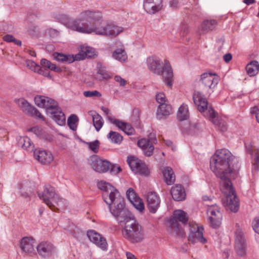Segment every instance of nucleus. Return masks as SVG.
I'll use <instances>...</instances> for the list:
<instances>
[{
    "label": "nucleus",
    "instance_id": "obj_1",
    "mask_svg": "<svg viewBox=\"0 0 259 259\" xmlns=\"http://www.w3.org/2000/svg\"><path fill=\"white\" fill-rule=\"evenodd\" d=\"M211 170L220 179L221 190L225 197L223 204L233 212L239 208V203L229 177H234L239 170L238 159L227 149L217 150L210 159Z\"/></svg>",
    "mask_w": 259,
    "mask_h": 259
},
{
    "label": "nucleus",
    "instance_id": "obj_2",
    "mask_svg": "<svg viewBox=\"0 0 259 259\" xmlns=\"http://www.w3.org/2000/svg\"><path fill=\"white\" fill-rule=\"evenodd\" d=\"M59 17L58 20L68 29L80 33H95L115 37L124 30L122 27L112 23L103 24L101 14L98 12L84 11L76 19H71L65 15H60Z\"/></svg>",
    "mask_w": 259,
    "mask_h": 259
},
{
    "label": "nucleus",
    "instance_id": "obj_3",
    "mask_svg": "<svg viewBox=\"0 0 259 259\" xmlns=\"http://www.w3.org/2000/svg\"><path fill=\"white\" fill-rule=\"evenodd\" d=\"M111 213L119 223H124L122 231L123 236L133 243L142 242L145 236V232L142 226L135 220V217L124 206Z\"/></svg>",
    "mask_w": 259,
    "mask_h": 259
},
{
    "label": "nucleus",
    "instance_id": "obj_4",
    "mask_svg": "<svg viewBox=\"0 0 259 259\" xmlns=\"http://www.w3.org/2000/svg\"><path fill=\"white\" fill-rule=\"evenodd\" d=\"M98 188L103 191L102 197L111 213L124 206L123 198L117 190L110 183L101 180L97 183Z\"/></svg>",
    "mask_w": 259,
    "mask_h": 259
},
{
    "label": "nucleus",
    "instance_id": "obj_5",
    "mask_svg": "<svg viewBox=\"0 0 259 259\" xmlns=\"http://www.w3.org/2000/svg\"><path fill=\"white\" fill-rule=\"evenodd\" d=\"M148 69L157 75H163L165 84L171 87L172 85L173 72L169 61L164 62L158 57L151 56L148 57L146 62Z\"/></svg>",
    "mask_w": 259,
    "mask_h": 259
},
{
    "label": "nucleus",
    "instance_id": "obj_6",
    "mask_svg": "<svg viewBox=\"0 0 259 259\" xmlns=\"http://www.w3.org/2000/svg\"><path fill=\"white\" fill-rule=\"evenodd\" d=\"M35 105L38 107L46 108L48 115L59 125L63 126L66 123V117L62 109L58 106V103L48 97L37 95L34 98Z\"/></svg>",
    "mask_w": 259,
    "mask_h": 259
},
{
    "label": "nucleus",
    "instance_id": "obj_7",
    "mask_svg": "<svg viewBox=\"0 0 259 259\" xmlns=\"http://www.w3.org/2000/svg\"><path fill=\"white\" fill-rule=\"evenodd\" d=\"M38 196L49 207L53 209L60 207L63 208L66 206L65 199L60 198L55 193V189L50 185H46L44 191L38 193Z\"/></svg>",
    "mask_w": 259,
    "mask_h": 259
},
{
    "label": "nucleus",
    "instance_id": "obj_8",
    "mask_svg": "<svg viewBox=\"0 0 259 259\" xmlns=\"http://www.w3.org/2000/svg\"><path fill=\"white\" fill-rule=\"evenodd\" d=\"M188 221V215L187 212L181 209H177L174 211L172 218L169 221V227L171 233L178 236H183L184 232L180 226L178 222L186 224Z\"/></svg>",
    "mask_w": 259,
    "mask_h": 259
},
{
    "label": "nucleus",
    "instance_id": "obj_9",
    "mask_svg": "<svg viewBox=\"0 0 259 259\" xmlns=\"http://www.w3.org/2000/svg\"><path fill=\"white\" fill-rule=\"evenodd\" d=\"M36 248L38 253L42 257L55 259L57 257V248L50 242L42 241Z\"/></svg>",
    "mask_w": 259,
    "mask_h": 259
},
{
    "label": "nucleus",
    "instance_id": "obj_10",
    "mask_svg": "<svg viewBox=\"0 0 259 259\" xmlns=\"http://www.w3.org/2000/svg\"><path fill=\"white\" fill-rule=\"evenodd\" d=\"M127 162L134 173L144 176H148L149 175V170L145 163L136 157L128 156Z\"/></svg>",
    "mask_w": 259,
    "mask_h": 259
},
{
    "label": "nucleus",
    "instance_id": "obj_11",
    "mask_svg": "<svg viewBox=\"0 0 259 259\" xmlns=\"http://www.w3.org/2000/svg\"><path fill=\"white\" fill-rule=\"evenodd\" d=\"M189 226L190 227V234L188 237L189 240L192 243L199 242L202 244H205L207 240L203 236V228L201 226H199L196 223H190Z\"/></svg>",
    "mask_w": 259,
    "mask_h": 259
},
{
    "label": "nucleus",
    "instance_id": "obj_12",
    "mask_svg": "<svg viewBox=\"0 0 259 259\" xmlns=\"http://www.w3.org/2000/svg\"><path fill=\"white\" fill-rule=\"evenodd\" d=\"M91 165L93 169L98 173L103 174L107 172L110 168V163L101 159L97 155L91 157Z\"/></svg>",
    "mask_w": 259,
    "mask_h": 259
},
{
    "label": "nucleus",
    "instance_id": "obj_13",
    "mask_svg": "<svg viewBox=\"0 0 259 259\" xmlns=\"http://www.w3.org/2000/svg\"><path fill=\"white\" fill-rule=\"evenodd\" d=\"M87 236L89 240L102 250H107L108 244L106 239L99 233L94 231L89 230L87 232Z\"/></svg>",
    "mask_w": 259,
    "mask_h": 259
},
{
    "label": "nucleus",
    "instance_id": "obj_14",
    "mask_svg": "<svg viewBox=\"0 0 259 259\" xmlns=\"http://www.w3.org/2000/svg\"><path fill=\"white\" fill-rule=\"evenodd\" d=\"M200 81L206 89H208L212 92L219 82V79L215 74L205 72L201 75Z\"/></svg>",
    "mask_w": 259,
    "mask_h": 259
},
{
    "label": "nucleus",
    "instance_id": "obj_15",
    "mask_svg": "<svg viewBox=\"0 0 259 259\" xmlns=\"http://www.w3.org/2000/svg\"><path fill=\"white\" fill-rule=\"evenodd\" d=\"M235 249L238 255L244 256L246 254V244L241 230L237 229L235 234Z\"/></svg>",
    "mask_w": 259,
    "mask_h": 259
},
{
    "label": "nucleus",
    "instance_id": "obj_16",
    "mask_svg": "<svg viewBox=\"0 0 259 259\" xmlns=\"http://www.w3.org/2000/svg\"><path fill=\"white\" fill-rule=\"evenodd\" d=\"M126 195L127 198L137 210L140 212H143L144 210L145 206L142 199L137 195L133 188H130L127 190Z\"/></svg>",
    "mask_w": 259,
    "mask_h": 259
},
{
    "label": "nucleus",
    "instance_id": "obj_17",
    "mask_svg": "<svg viewBox=\"0 0 259 259\" xmlns=\"http://www.w3.org/2000/svg\"><path fill=\"white\" fill-rule=\"evenodd\" d=\"M19 106L28 114L41 120H45L44 116L33 106H31L26 100L20 99L18 101Z\"/></svg>",
    "mask_w": 259,
    "mask_h": 259
},
{
    "label": "nucleus",
    "instance_id": "obj_18",
    "mask_svg": "<svg viewBox=\"0 0 259 259\" xmlns=\"http://www.w3.org/2000/svg\"><path fill=\"white\" fill-rule=\"evenodd\" d=\"M148 208L150 212L155 213L160 204L159 196L155 192H149L147 195Z\"/></svg>",
    "mask_w": 259,
    "mask_h": 259
},
{
    "label": "nucleus",
    "instance_id": "obj_19",
    "mask_svg": "<svg viewBox=\"0 0 259 259\" xmlns=\"http://www.w3.org/2000/svg\"><path fill=\"white\" fill-rule=\"evenodd\" d=\"M193 99L194 104L197 106L198 110L200 112H203L207 110L206 112H207L208 109L210 108H208L207 101L201 93L195 92L193 96ZM206 114H207V113Z\"/></svg>",
    "mask_w": 259,
    "mask_h": 259
},
{
    "label": "nucleus",
    "instance_id": "obj_20",
    "mask_svg": "<svg viewBox=\"0 0 259 259\" xmlns=\"http://www.w3.org/2000/svg\"><path fill=\"white\" fill-rule=\"evenodd\" d=\"M162 0H144L143 8L149 14H153L162 8Z\"/></svg>",
    "mask_w": 259,
    "mask_h": 259
},
{
    "label": "nucleus",
    "instance_id": "obj_21",
    "mask_svg": "<svg viewBox=\"0 0 259 259\" xmlns=\"http://www.w3.org/2000/svg\"><path fill=\"white\" fill-rule=\"evenodd\" d=\"M35 246L36 241L32 237H25L21 240V248L26 253H31L34 252Z\"/></svg>",
    "mask_w": 259,
    "mask_h": 259
},
{
    "label": "nucleus",
    "instance_id": "obj_22",
    "mask_svg": "<svg viewBox=\"0 0 259 259\" xmlns=\"http://www.w3.org/2000/svg\"><path fill=\"white\" fill-rule=\"evenodd\" d=\"M207 116L208 117L209 120L213 124L218 126L221 131L224 132L226 131L227 124L226 122L224 120L216 116L215 112L213 109L212 108L208 109L207 112Z\"/></svg>",
    "mask_w": 259,
    "mask_h": 259
},
{
    "label": "nucleus",
    "instance_id": "obj_23",
    "mask_svg": "<svg viewBox=\"0 0 259 259\" xmlns=\"http://www.w3.org/2000/svg\"><path fill=\"white\" fill-rule=\"evenodd\" d=\"M109 120L113 124L116 125L120 130L128 135H133L135 132L134 128L131 125L126 122H123L118 119L109 118Z\"/></svg>",
    "mask_w": 259,
    "mask_h": 259
},
{
    "label": "nucleus",
    "instance_id": "obj_24",
    "mask_svg": "<svg viewBox=\"0 0 259 259\" xmlns=\"http://www.w3.org/2000/svg\"><path fill=\"white\" fill-rule=\"evenodd\" d=\"M138 145L146 156H150L152 154L154 148L149 140L145 138L142 139L138 141Z\"/></svg>",
    "mask_w": 259,
    "mask_h": 259
},
{
    "label": "nucleus",
    "instance_id": "obj_25",
    "mask_svg": "<svg viewBox=\"0 0 259 259\" xmlns=\"http://www.w3.org/2000/svg\"><path fill=\"white\" fill-rule=\"evenodd\" d=\"M35 158L44 164L50 163L53 160L52 154L46 150H38L34 152Z\"/></svg>",
    "mask_w": 259,
    "mask_h": 259
},
{
    "label": "nucleus",
    "instance_id": "obj_26",
    "mask_svg": "<svg viewBox=\"0 0 259 259\" xmlns=\"http://www.w3.org/2000/svg\"><path fill=\"white\" fill-rule=\"evenodd\" d=\"M246 151L249 153L252 158L254 169L259 168V149H254L250 143H245Z\"/></svg>",
    "mask_w": 259,
    "mask_h": 259
},
{
    "label": "nucleus",
    "instance_id": "obj_27",
    "mask_svg": "<svg viewBox=\"0 0 259 259\" xmlns=\"http://www.w3.org/2000/svg\"><path fill=\"white\" fill-rule=\"evenodd\" d=\"M171 195L176 201H182L186 198V193L184 188L181 185H176L171 189Z\"/></svg>",
    "mask_w": 259,
    "mask_h": 259
},
{
    "label": "nucleus",
    "instance_id": "obj_28",
    "mask_svg": "<svg viewBox=\"0 0 259 259\" xmlns=\"http://www.w3.org/2000/svg\"><path fill=\"white\" fill-rule=\"evenodd\" d=\"M172 113V108L168 104L159 105L156 111V117L158 119L166 118Z\"/></svg>",
    "mask_w": 259,
    "mask_h": 259
},
{
    "label": "nucleus",
    "instance_id": "obj_29",
    "mask_svg": "<svg viewBox=\"0 0 259 259\" xmlns=\"http://www.w3.org/2000/svg\"><path fill=\"white\" fill-rule=\"evenodd\" d=\"M29 132H31L37 137L41 139H43L46 141H52L53 140V137L52 135L46 133L40 127L36 126L29 130Z\"/></svg>",
    "mask_w": 259,
    "mask_h": 259
},
{
    "label": "nucleus",
    "instance_id": "obj_30",
    "mask_svg": "<svg viewBox=\"0 0 259 259\" xmlns=\"http://www.w3.org/2000/svg\"><path fill=\"white\" fill-rule=\"evenodd\" d=\"M54 59L64 64H70L75 60V58L72 55L64 54L55 52L53 54Z\"/></svg>",
    "mask_w": 259,
    "mask_h": 259
},
{
    "label": "nucleus",
    "instance_id": "obj_31",
    "mask_svg": "<svg viewBox=\"0 0 259 259\" xmlns=\"http://www.w3.org/2000/svg\"><path fill=\"white\" fill-rule=\"evenodd\" d=\"M163 175L167 185H171L175 182L176 178L172 169L168 166L164 167Z\"/></svg>",
    "mask_w": 259,
    "mask_h": 259
},
{
    "label": "nucleus",
    "instance_id": "obj_32",
    "mask_svg": "<svg viewBox=\"0 0 259 259\" xmlns=\"http://www.w3.org/2000/svg\"><path fill=\"white\" fill-rule=\"evenodd\" d=\"M90 115L92 117L93 125L97 132H99L102 127L104 120L102 116L94 111H91Z\"/></svg>",
    "mask_w": 259,
    "mask_h": 259
},
{
    "label": "nucleus",
    "instance_id": "obj_33",
    "mask_svg": "<svg viewBox=\"0 0 259 259\" xmlns=\"http://www.w3.org/2000/svg\"><path fill=\"white\" fill-rule=\"evenodd\" d=\"M17 143L19 147L25 150H33L31 140L27 137H20L17 138Z\"/></svg>",
    "mask_w": 259,
    "mask_h": 259
},
{
    "label": "nucleus",
    "instance_id": "obj_34",
    "mask_svg": "<svg viewBox=\"0 0 259 259\" xmlns=\"http://www.w3.org/2000/svg\"><path fill=\"white\" fill-rule=\"evenodd\" d=\"M246 70L249 76H254L259 71V63L256 61H252L246 66Z\"/></svg>",
    "mask_w": 259,
    "mask_h": 259
},
{
    "label": "nucleus",
    "instance_id": "obj_35",
    "mask_svg": "<svg viewBox=\"0 0 259 259\" xmlns=\"http://www.w3.org/2000/svg\"><path fill=\"white\" fill-rule=\"evenodd\" d=\"M208 208L207 209V213L208 216L210 215H215L218 220H219L221 218H223L222 213L220 210V208L215 204L212 205H207ZM217 222H219V221H217Z\"/></svg>",
    "mask_w": 259,
    "mask_h": 259
},
{
    "label": "nucleus",
    "instance_id": "obj_36",
    "mask_svg": "<svg viewBox=\"0 0 259 259\" xmlns=\"http://www.w3.org/2000/svg\"><path fill=\"white\" fill-rule=\"evenodd\" d=\"M178 118L181 120H187L189 117L188 106L183 103L179 108L178 111Z\"/></svg>",
    "mask_w": 259,
    "mask_h": 259
},
{
    "label": "nucleus",
    "instance_id": "obj_37",
    "mask_svg": "<svg viewBox=\"0 0 259 259\" xmlns=\"http://www.w3.org/2000/svg\"><path fill=\"white\" fill-rule=\"evenodd\" d=\"M112 56L114 59L121 62H124L127 58L126 53L123 48L117 49L115 50Z\"/></svg>",
    "mask_w": 259,
    "mask_h": 259
},
{
    "label": "nucleus",
    "instance_id": "obj_38",
    "mask_svg": "<svg viewBox=\"0 0 259 259\" xmlns=\"http://www.w3.org/2000/svg\"><path fill=\"white\" fill-rule=\"evenodd\" d=\"M97 68V75L100 80L108 79L111 78L110 73L106 70V68L104 66H103L101 64H98Z\"/></svg>",
    "mask_w": 259,
    "mask_h": 259
},
{
    "label": "nucleus",
    "instance_id": "obj_39",
    "mask_svg": "<svg viewBox=\"0 0 259 259\" xmlns=\"http://www.w3.org/2000/svg\"><path fill=\"white\" fill-rule=\"evenodd\" d=\"M40 64L45 70L49 69L57 72H59L61 71V69L59 67L57 66L55 64L52 63L50 61L46 59H42L41 60Z\"/></svg>",
    "mask_w": 259,
    "mask_h": 259
},
{
    "label": "nucleus",
    "instance_id": "obj_40",
    "mask_svg": "<svg viewBox=\"0 0 259 259\" xmlns=\"http://www.w3.org/2000/svg\"><path fill=\"white\" fill-rule=\"evenodd\" d=\"M108 139L112 143L119 144L122 141V137L118 133L110 131L107 135Z\"/></svg>",
    "mask_w": 259,
    "mask_h": 259
},
{
    "label": "nucleus",
    "instance_id": "obj_41",
    "mask_svg": "<svg viewBox=\"0 0 259 259\" xmlns=\"http://www.w3.org/2000/svg\"><path fill=\"white\" fill-rule=\"evenodd\" d=\"M217 22L214 20L204 21L201 25V29L203 32H207L213 28V26L215 25Z\"/></svg>",
    "mask_w": 259,
    "mask_h": 259
},
{
    "label": "nucleus",
    "instance_id": "obj_42",
    "mask_svg": "<svg viewBox=\"0 0 259 259\" xmlns=\"http://www.w3.org/2000/svg\"><path fill=\"white\" fill-rule=\"evenodd\" d=\"M208 220L210 226L212 228L215 229L219 228L221 225L222 218H221L219 220H218L219 222L218 223L217 222L218 219L215 215H210L208 216Z\"/></svg>",
    "mask_w": 259,
    "mask_h": 259
},
{
    "label": "nucleus",
    "instance_id": "obj_43",
    "mask_svg": "<svg viewBox=\"0 0 259 259\" xmlns=\"http://www.w3.org/2000/svg\"><path fill=\"white\" fill-rule=\"evenodd\" d=\"M77 117L74 114L71 115L68 119L67 124L70 128L73 131L76 129V122L77 121Z\"/></svg>",
    "mask_w": 259,
    "mask_h": 259
},
{
    "label": "nucleus",
    "instance_id": "obj_44",
    "mask_svg": "<svg viewBox=\"0 0 259 259\" xmlns=\"http://www.w3.org/2000/svg\"><path fill=\"white\" fill-rule=\"evenodd\" d=\"M81 51L85 54L87 57H91L92 56L95 55V49L88 47V46H82L80 48Z\"/></svg>",
    "mask_w": 259,
    "mask_h": 259
},
{
    "label": "nucleus",
    "instance_id": "obj_45",
    "mask_svg": "<svg viewBox=\"0 0 259 259\" xmlns=\"http://www.w3.org/2000/svg\"><path fill=\"white\" fill-rule=\"evenodd\" d=\"M88 148L94 153H97L99 149L100 142L96 140L92 142L87 143Z\"/></svg>",
    "mask_w": 259,
    "mask_h": 259
},
{
    "label": "nucleus",
    "instance_id": "obj_46",
    "mask_svg": "<svg viewBox=\"0 0 259 259\" xmlns=\"http://www.w3.org/2000/svg\"><path fill=\"white\" fill-rule=\"evenodd\" d=\"M83 94L87 98H100L102 96L101 93L97 90L84 91Z\"/></svg>",
    "mask_w": 259,
    "mask_h": 259
},
{
    "label": "nucleus",
    "instance_id": "obj_47",
    "mask_svg": "<svg viewBox=\"0 0 259 259\" xmlns=\"http://www.w3.org/2000/svg\"><path fill=\"white\" fill-rule=\"evenodd\" d=\"M156 100L159 105L167 104L166 103L167 99L165 94L162 92H159L156 95Z\"/></svg>",
    "mask_w": 259,
    "mask_h": 259
},
{
    "label": "nucleus",
    "instance_id": "obj_48",
    "mask_svg": "<svg viewBox=\"0 0 259 259\" xmlns=\"http://www.w3.org/2000/svg\"><path fill=\"white\" fill-rule=\"evenodd\" d=\"M27 66L35 72H40V66L33 61L27 62Z\"/></svg>",
    "mask_w": 259,
    "mask_h": 259
},
{
    "label": "nucleus",
    "instance_id": "obj_49",
    "mask_svg": "<svg viewBox=\"0 0 259 259\" xmlns=\"http://www.w3.org/2000/svg\"><path fill=\"white\" fill-rule=\"evenodd\" d=\"M252 228L254 231L259 234V217L256 218L253 221Z\"/></svg>",
    "mask_w": 259,
    "mask_h": 259
},
{
    "label": "nucleus",
    "instance_id": "obj_50",
    "mask_svg": "<svg viewBox=\"0 0 259 259\" xmlns=\"http://www.w3.org/2000/svg\"><path fill=\"white\" fill-rule=\"evenodd\" d=\"M114 80L121 87H124L126 84V81L119 75H115Z\"/></svg>",
    "mask_w": 259,
    "mask_h": 259
},
{
    "label": "nucleus",
    "instance_id": "obj_51",
    "mask_svg": "<svg viewBox=\"0 0 259 259\" xmlns=\"http://www.w3.org/2000/svg\"><path fill=\"white\" fill-rule=\"evenodd\" d=\"M121 171V167L118 165H113L111 167V173L114 175L118 174Z\"/></svg>",
    "mask_w": 259,
    "mask_h": 259
},
{
    "label": "nucleus",
    "instance_id": "obj_52",
    "mask_svg": "<svg viewBox=\"0 0 259 259\" xmlns=\"http://www.w3.org/2000/svg\"><path fill=\"white\" fill-rule=\"evenodd\" d=\"M250 113L254 115L255 117L259 115V108L257 106H254L250 108Z\"/></svg>",
    "mask_w": 259,
    "mask_h": 259
},
{
    "label": "nucleus",
    "instance_id": "obj_53",
    "mask_svg": "<svg viewBox=\"0 0 259 259\" xmlns=\"http://www.w3.org/2000/svg\"><path fill=\"white\" fill-rule=\"evenodd\" d=\"M3 38L5 41L10 42H13L15 38L12 35L8 34L4 36Z\"/></svg>",
    "mask_w": 259,
    "mask_h": 259
},
{
    "label": "nucleus",
    "instance_id": "obj_54",
    "mask_svg": "<svg viewBox=\"0 0 259 259\" xmlns=\"http://www.w3.org/2000/svg\"><path fill=\"white\" fill-rule=\"evenodd\" d=\"M223 58H224V61L226 63H228L229 61H230L232 60V56L230 53H228V54H225L223 56Z\"/></svg>",
    "mask_w": 259,
    "mask_h": 259
},
{
    "label": "nucleus",
    "instance_id": "obj_55",
    "mask_svg": "<svg viewBox=\"0 0 259 259\" xmlns=\"http://www.w3.org/2000/svg\"><path fill=\"white\" fill-rule=\"evenodd\" d=\"M37 73L40 74H42V75H43L45 76L48 77V76H50L49 72L47 70H45V71L43 70L42 69L41 67L40 68V72H37Z\"/></svg>",
    "mask_w": 259,
    "mask_h": 259
},
{
    "label": "nucleus",
    "instance_id": "obj_56",
    "mask_svg": "<svg viewBox=\"0 0 259 259\" xmlns=\"http://www.w3.org/2000/svg\"><path fill=\"white\" fill-rule=\"evenodd\" d=\"M102 110L106 114V115L107 116L108 118H111L109 116L110 114V110L106 107H102Z\"/></svg>",
    "mask_w": 259,
    "mask_h": 259
},
{
    "label": "nucleus",
    "instance_id": "obj_57",
    "mask_svg": "<svg viewBox=\"0 0 259 259\" xmlns=\"http://www.w3.org/2000/svg\"><path fill=\"white\" fill-rule=\"evenodd\" d=\"M20 193L22 196L25 197H28L30 195L29 193L23 191V190L21 189V188H20Z\"/></svg>",
    "mask_w": 259,
    "mask_h": 259
},
{
    "label": "nucleus",
    "instance_id": "obj_58",
    "mask_svg": "<svg viewBox=\"0 0 259 259\" xmlns=\"http://www.w3.org/2000/svg\"><path fill=\"white\" fill-rule=\"evenodd\" d=\"M126 257L127 259H136L135 255L131 252L126 253Z\"/></svg>",
    "mask_w": 259,
    "mask_h": 259
},
{
    "label": "nucleus",
    "instance_id": "obj_59",
    "mask_svg": "<svg viewBox=\"0 0 259 259\" xmlns=\"http://www.w3.org/2000/svg\"><path fill=\"white\" fill-rule=\"evenodd\" d=\"M243 2L247 5L253 4L254 2V0H244Z\"/></svg>",
    "mask_w": 259,
    "mask_h": 259
},
{
    "label": "nucleus",
    "instance_id": "obj_60",
    "mask_svg": "<svg viewBox=\"0 0 259 259\" xmlns=\"http://www.w3.org/2000/svg\"><path fill=\"white\" fill-rule=\"evenodd\" d=\"M13 42H14L15 44L18 46H20L21 45V41L19 40L16 39L15 38H14V40H13Z\"/></svg>",
    "mask_w": 259,
    "mask_h": 259
},
{
    "label": "nucleus",
    "instance_id": "obj_61",
    "mask_svg": "<svg viewBox=\"0 0 259 259\" xmlns=\"http://www.w3.org/2000/svg\"><path fill=\"white\" fill-rule=\"evenodd\" d=\"M202 199L204 201L210 200V199L209 198V197L206 195L203 196Z\"/></svg>",
    "mask_w": 259,
    "mask_h": 259
},
{
    "label": "nucleus",
    "instance_id": "obj_62",
    "mask_svg": "<svg viewBox=\"0 0 259 259\" xmlns=\"http://www.w3.org/2000/svg\"><path fill=\"white\" fill-rule=\"evenodd\" d=\"M165 144L168 146H171L172 145V143L171 141L167 140L165 141Z\"/></svg>",
    "mask_w": 259,
    "mask_h": 259
},
{
    "label": "nucleus",
    "instance_id": "obj_63",
    "mask_svg": "<svg viewBox=\"0 0 259 259\" xmlns=\"http://www.w3.org/2000/svg\"><path fill=\"white\" fill-rule=\"evenodd\" d=\"M256 121L259 123V115L255 117Z\"/></svg>",
    "mask_w": 259,
    "mask_h": 259
},
{
    "label": "nucleus",
    "instance_id": "obj_64",
    "mask_svg": "<svg viewBox=\"0 0 259 259\" xmlns=\"http://www.w3.org/2000/svg\"><path fill=\"white\" fill-rule=\"evenodd\" d=\"M52 31H53L55 32V33L56 34H58V33H59L57 30H55V29L52 30Z\"/></svg>",
    "mask_w": 259,
    "mask_h": 259
}]
</instances>
